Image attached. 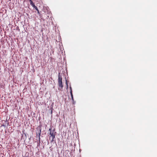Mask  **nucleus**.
Returning <instances> with one entry per match:
<instances>
[{
  "label": "nucleus",
  "instance_id": "5",
  "mask_svg": "<svg viewBox=\"0 0 157 157\" xmlns=\"http://www.w3.org/2000/svg\"><path fill=\"white\" fill-rule=\"evenodd\" d=\"M35 9L37 10V11H38V9L37 8V7L35 6H34L33 7Z\"/></svg>",
  "mask_w": 157,
  "mask_h": 157
},
{
  "label": "nucleus",
  "instance_id": "3",
  "mask_svg": "<svg viewBox=\"0 0 157 157\" xmlns=\"http://www.w3.org/2000/svg\"><path fill=\"white\" fill-rule=\"evenodd\" d=\"M70 94H71V99L72 100H73L74 98H73V94H72V89H71V87H70Z\"/></svg>",
  "mask_w": 157,
  "mask_h": 157
},
{
  "label": "nucleus",
  "instance_id": "9",
  "mask_svg": "<svg viewBox=\"0 0 157 157\" xmlns=\"http://www.w3.org/2000/svg\"><path fill=\"white\" fill-rule=\"evenodd\" d=\"M37 11V12L38 13H39V10H38V11Z\"/></svg>",
  "mask_w": 157,
  "mask_h": 157
},
{
  "label": "nucleus",
  "instance_id": "4",
  "mask_svg": "<svg viewBox=\"0 0 157 157\" xmlns=\"http://www.w3.org/2000/svg\"><path fill=\"white\" fill-rule=\"evenodd\" d=\"M40 133H41V129L40 130L39 132H38L37 134V135L39 137V140L40 139ZM36 134H37V133H36Z\"/></svg>",
  "mask_w": 157,
  "mask_h": 157
},
{
  "label": "nucleus",
  "instance_id": "2",
  "mask_svg": "<svg viewBox=\"0 0 157 157\" xmlns=\"http://www.w3.org/2000/svg\"><path fill=\"white\" fill-rule=\"evenodd\" d=\"M50 135H51V136L52 137V141L53 142L54 141V139L55 138V133L50 132Z\"/></svg>",
  "mask_w": 157,
  "mask_h": 157
},
{
  "label": "nucleus",
  "instance_id": "1",
  "mask_svg": "<svg viewBox=\"0 0 157 157\" xmlns=\"http://www.w3.org/2000/svg\"><path fill=\"white\" fill-rule=\"evenodd\" d=\"M58 82V85L59 87V88H60L59 89H62L63 87V85L62 82V78L59 73V74Z\"/></svg>",
  "mask_w": 157,
  "mask_h": 157
},
{
  "label": "nucleus",
  "instance_id": "7",
  "mask_svg": "<svg viewBox=\"0 0 157 157\" xmlns=\"http://www.w3.org/2000/svg\"><path fill=\"white\" fill-rule=\"evenodd\" d=\"M29 2L30 4H31V3H33V2L32 0H29Z\"/></svg>",
  "mask_w": 157,
  "mask_h": 157
},
{
  "label": "nucleus",
  "instance_id": "8",
  "mask_svg": "<svg viewBox=\"0 0 157 157\" xmlns=\"http://www.w3.org/2000/svg\"><path fill=\"white\" fill-rule=\"evenodd\" d=\"M66 84L67 85V88L68 87V84H67V81L66 80Z\"/></svg>",
  "mask_w": 157,
  "mask_h": 157
},
{
  "label": "nucleus",
  "instance_id": "6",
  "mask_svg": "<svg viewBox=\"0 0 157 157\" xmlns=\"http://www.w3.org/2000/svg\"><path fill=\"white\" fill-rule=\"evenodd\" d=\"M30 5L33 6V7L35 5L34 4L33 2V3H31V4H30Z\"/></svg>",
  "mask_w": 157,
  "mask_h": 157
},
{
  "label": "nucleus",
  "instance_id": "10",
  "mask_svg": "<svg viewBox=\"0 0 157 157\" xmlns=\"http://www.w3.org/2000/svg\"><path fill=\"white\" fill-rule=\"evenodd\" d=\"M26 157V156H25V157Z\"/></svg>",
  "mask_w": 157,
  "mask_h": 157
}]
</instances>
